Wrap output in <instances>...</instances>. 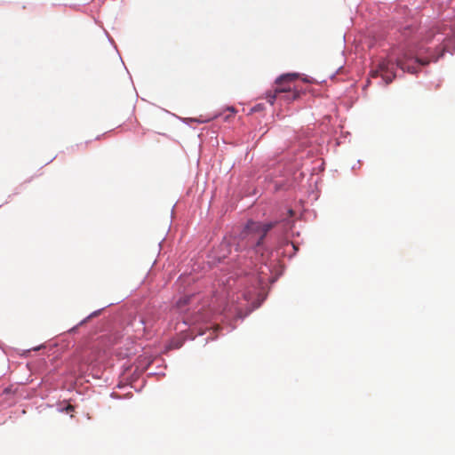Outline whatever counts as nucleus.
I'll return each instance as SVG.
<instances>
[{"mask_svg": "<svg viewBox=\"0 0 455 455\" xmlns=\"http://www.w3.org/2000/svg\"><path fill=\"white\" fill-rule=\"evenodd\" d=\"M177 324V328L180 329V334L171 338L167 341L162 352L163 354H167L169 351L173 349H179L183 346L187 339H194L196 338L188 319L182 317L181 321H179Z\"/></svg>", "mask_w": 455, "mask_h": 455, "instance_id": "obj_5", "label": "nucleus"}, {"mask_svg": "<svg viewBox=\"0 0 455 455\" xmlns=\"http://www.w3.org/2000/svg\"><path fill=\"white\" fill-rule=\"evenodd\" d=\"M57 411L61 413H68L73 411L72 405L69 403H57Z\"/></svg>", "mask_w": 455, "mask_h": 455, "instance_id": "obj_10", "label": "nucleus"}, {"mask_svg": "<svg viewBox=\"0 0 455 455\" xmlns=\"http://www.w3.org/2000/svg\"><path fill=\"white\" fill-rule=\"evenodd\" d=\"M298 76L299 73L289 72L277 76L275 80V87L274 92L267 93V102L273 106L278 97L288 102L299 99L304 92L297 89L295 78Z\"/></svg>", "mask_w": 455, "mask_h": 455, "instance_id": "obj_2", "label": "nucleus"}, {"mask_svg": "<svg viewBox=\"0 0 455 455\" xmlns=\"http://www.w3.org/2000/svg\"><path fill=\"white\" fill-rule=\"evenodd\" d=\"M280 188L278 185L275 186V190H278Z\"/></svg>", "mask_w": 455, "mask_h": 455, "instance_id": "obj_25", "label": "nucleus"}, {"mask_svg": "<svg viewBox=\"0 0 455 455\" xmlns=\"http://www.w3.org/2000/svg\"><path fill=\"white\" fill-rule=\"evenodd\" d=\"M112 305H114V303H109L108 305H107L101 308L94 310L93 312L89 314L86 317L82 319L76 325L73 326L68 331L70 333H75L77 331L78 327L83 326L84 324L88 323L91 319L99 316L107 307H108Z\"/></svg>", "mask_w": 455, "mask_h": 455, "instance_id": "obj_8", "label": "nucleus"}, {"mask_svg": "<svg viewBox=\"0 0 455 455\" xmlns=\"http://www.w3.org/2000/svg\"><path fill=\"white\" fill-rule=\"evenodd\" d=\"M144 385H145V382L143 383L142 387L140 388H139V389L134 387L135 391L136 392H140L141 390V388L144 387Z\"/></svg>", "mask_w": 455, "mask_h": 455, "instance_id": "obj_20", "label": "nucleus"}, {"mask_svg": "<svg viewBox=\"0 0 455 455\" xmlns=\"http://www.w3.org/2000/svg\"><path fill=\"white\" fill-rule=\"evenodd\" d=\"M110 397L113 399H122V396L116 392H112Z\"/></svg>", "mask_w": 455, "mask_h": 455, "instance_id": "obj_15", "label": "nucleus"}, {"mask_svg": "<svg viewBox=\"0 0 455 455\" xmlns=\"http://www.w3.org/2000/svg\"><path fill=\"white\" fill-rule=\"evenodd\" d=\"M103 135H104V134L98 135V136L95 138V140H100V138H101Z\"/></svg>", "mask_w": 455, "mask_h": 455, "instance_id": "obj_21", "label": "nucleus"}, {"mask_svg": "<svg viewBox=\"0 0 455 455\" xmlns=\"http://www.w3.org/2000/svg\"><path fill=\"white\" fill-rule=\"evenodd\" d=\"M154 362L155 359H147L146 357L139 360V365L128 378L129 383L132 387H133L132 384L140 379V377L143 374L144 371L149 369V367L152 365Z\"/></svg>", "mask_w": 455, "mask_h": 455, "instance_id": "obj_7", "label": "nucleus"}, {"mask_svg": "<svg viewBox=\"0 0 455 455\" xmlns=\"http://www.w3.org/2000/svg\"><path fill=\"white\" fill-rule=\"evenodd\" d=\"M56 158V156H54L53 158L50 159L49 162L46 163V164H50L51 162H52L54 159Z\"/></svg>", "mask_w": 455, "mask_h": 455, "instance_id": "obj_22", "label": "nucleus"}, {"mask_svg": "<svg viewBox=\"0 0 455 455\" xmlns=\"http://www.w3.org/2000/svg\"><path fill=\"white\" fill-rule=\"evenodd\" d=\"M398 68V56L381 60L377 68L371 71V78L378 79V84L387 85L395 78Z\"/></svg>", "mask_w": 455, "mask_h": 455, "instance_id": "obj_4", "label": "nucleus"}, {"mask_svg": "<svg viewBox=\"0 0 455 455\" xmlns=\"http://www.w3.org/2000/svg\"><path fill=\"white\" fill-rule=\"evenodd\" d=\"M91 142H92V140H86L84 143L76 144L71 147V149L75 150L76 148H78L80 147L86 148Z\"/></svg>", "mask_w": 455, "mask_h": 455, "instance_id": "obj_14", "label": "nucleus"}, {"mask_svg": "<svg viewBox=\"0 0 455 455\" xmlns=\"http://www.w3.org/2000/svg\"><path fill=\"white\" fill-rule=\"evenodd\" d=\"M264 108H265V105H264V103H257V104H255V105L251 108V113L260 112V111H262Z\"/></svg>", "mask_w": 455, "mask_h": 455, "instance_id": "obj_12", "label": "nucleus"}, {"mask_svg": "<svg viewBox=\"0 0 455 455\" xmlns=\"http://www.w3.org/2000/svg\"><path fill=\"white\" fill-rule=\"evenodd\" d=\"M360 164H361V160H358L357 163L352 166L351 170L354 171L357 168H360Z\"/></svg>", "mask_w": 455, "mask_h": 455, "instance_id": "obj_16", "label": "nucleus"}, {"mask_svg": "<svg viewBox=\"0 0 455 455\" xmlns=\"http://www.w3.org/2000/svg\"><path fill=\"white\" fill-rule=\"evenodd\" d=\"M428 51V49L419 45L406 49L403 53V58H400V69L414 74L430 61H436L439 57L429 54Z\"/></svg>", "mask_w": 455, "mask_h": 455, "instance_id": "obj_3", "label": "nucleus"}, {"mask_svg": "<svg viewBox=\"0 0 455 455\" xmlns=\"http://www.w3.org/2000/svg\"><path fill=\"white\" fill-rule=\"evenodd\" d=\"M154 359H155V362L152 364L157 363V364L156 366V368H155V371H157V369L162 368V367L164 369L167 367L164 359H161V358H154Z\"/></svg>", "mask_w": 455, "mask_h": 455, "instance_id": "obj_11", "label": "nucleus"}, {"mask_svg": "<svg viewBox=\"0 0 455 455\" xmlns=\"http://www.w3.org/2000/svg\"><path fill=\"white\" fill-rule=\"evenodd\" d=\"M124 386L122 382H119L117 385H116V387L117 388H123Z\"/></svg>", "mask_w": 455, "mask_h": 455, "instance_id": "obj_19", "label": "nucleus"}, {"mask_svg": "<svg viewBox=\"0 0 455 455\" xmlns=\"http://www.w3.org/2000/svg\"><path fill=\"white\" fill-rule=\"evenodd\" d=\"M295 218L296 212L287 208L285 216L279 220L263 222L250 219L237 237H224L215 255L209 256L212 259L210 263L215 265L221 263L233 251L242 253L238 255L237 268L226 280L227 287L240 292L246 301L245 312L237 309L235 320L243 321L267 299L271 285L284 271L280 257L291 259L299 251V246L288 238L275 250H272L267 241L274 228L284 234L291 231Z\"/></svg>", "mask_w": 455, "mask_h": 455, "instance_id": "obj_1", "label": "nucleus"}, {"mask_svg": "<svg viewBox=\"0 0 455 455\" xmlns=\"http://www.w3.org/2000/svg\"><path fill=\"white\" fill-rule=\"evenodd\" d=\"M190 300H191L190 296H188V295L181 296L177 299L175 306L178 309L182 310L186 306H188L189 304Z\"/></svg>", "mask_w": 455, "mask_h": 455, "instance_id": "obj_9", "label": "nucleus"}, {"mask_svg": "<svg viewBox=\"0 0 455 455\" xmlns=\"http://www.w3.org/2000/svg\"><path fill=\"white\" fill-rule=\"evenodd\" d=\"M141 324L145 325V320L143 318L140 319Z\"/></svg>", "mask_w": 455, "mask_h": 455, "instance_id": "obj_23", "label": "nucleus"}, {"mask_svg": "<svg viewBox=\"0 0 455 455\" xmlns=\"http://www.w3.org/2000/svg\"><path fill=\"white\" fill-rule=\"evenodd\" d=\"M236 113V109L234 107H227L223 111H217L212 114H209L207 116V118L205 120H197V119H191L193 122H196L199 124L203 123H208L211 121H213L215 119H218L220 117H223V120L225 122H228L229 119Z\"/></svg>", "mask_w": 455, "mask_h": 455, "instance_id": "obj_6", "label": "nucleus"}, {"mask_svg": "<svg viewBox=\"0 0 455 455\" xmlns=\"http://www.w3.org/2000/svg\"><path fill=\"white\" fill-rule=\"evenodd\" d=\"M106 35H107V36H108V41H109L112 44H115V43H114V40L110 37V36H109L107 32H106Z\"/></svg>", "mask_w": 455, "mask_h": 455, "instance_id": "obj_18", "label": "nucleus"}, {"mask_svg": "<svg viewBox=\"0 0 455 455\" xmlns=\"http://www.w3.org/2000/svg\"><path fill=\"white\" fill-rule=\"evenodd\" d=\"M40 347H34L33 350L36 351L39 349Z\"/></svg>", "mask_w": 455, "mask_h": 455, "instance_id": "obj_24", "label": "nucleus"}, {"mask_svg": "<svg viewBox=\"0 0 455 455\" xmlns=\"http://www.w3.org/2000/svg\"><path fill=\"white\" fill-rule=\"evenodd\" d=\"M151 376H160V377H164L165 376V373L164 371H149L148 373V377H151Z\"/></svg>", "mask_w": 455, "mask_h": 455, "instance_id": "obj_13", "label": "nucleus"}, {"mask_svg": "<svg viewBox=\"0 0 455 455\" xmlns=\"http://www.w3.org/2000/svg\"><path fill=\"white\" fill-rule=\"evenodd\" d=\"M106 35H107V36H108V41H109L112 44H115V43H114V40L110 37V36H109L107 32H106Z\"/></svg>", "mask_w": 455, "mask_h": 455, "instance_id": "obj_17", "label": "nucleus"}]
</instances>
